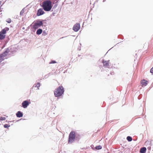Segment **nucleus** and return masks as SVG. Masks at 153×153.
<instances>
[{"instance_id":"2","label":"nucleus","mask_w":153,"mask_h":153,"mask_svg":"<svg viewBox=\"0 0 153 153\" xmlns=\"http://www.w3.org/2000/svg\"><path fill=\"white\" fill-rule=\"evenodd\" d=\"M64 92V88L62 86H60L56 89L54 91V94L56 97L61 96Z\"/></svg>"},{"instance_id":"6","label":"nucleus","mask_w":153,"mask_h":153,"mask_svg":"<svg viewBox=\"0 0 153 153\" xmlns=\"http://www.w3.org/2000/svg\"><path fill=\"white\" fill-rule=\"evenodd\" d=\"M80 28V24L79 23H76L74 25L73 29L75 31L77 32L79 30Z\"/></svg>"},{"instance_id":"21","label":"nucleus","mask_w":153,"mask_h":153,"mask_svg":"<svg viewBox=\"0 0 153 153\" xmlns=\"http://www.w3.org/2000/svg\"><path fill=\"white\" fill-rule=\"evenodd\" d=\"M150 72L153 74V67L151 69Z\"/></svg>"},{"instance_id":"18","label":"nucleus","mask_w":153,"mask_h":153,"mask_svg":"<svg viewBox=\"0 0 153 153\" xmlns=\"http://www.w3.org/2000/svg\"><path fill=\"white\" fill-rule=\"evenodd\" d=\"M10 125H9L7 124H5L4 125V127L5 128H8L9 127H10Z\"/></svg>"},{"instance_id":"23","label":"nucleus","mask_w":153,"mask_h":153,"mask_svg":"<svg viewBox=\"0 0 153 153\" xmlns=\"http://www.w3.org/2000/svg\"><path fill=\"white\" fill-rule=\"evenodd\" d=\"M0 40H1L0 39Z\"/></svg>"},{"instance_id":"19","label":"nucleus","mask_w":153,"mask_h":153,"mask_svg":"<svg viewBox=\"0 0 153 153\" xmlns=\"http://www.w3.org/2000/svg\"><path fill=\"white\" fill-rule=\"evenodd\" d=\"M40 86V83H39L38 82L37 83L35 87H36L37 88V89H39V87Z\"/></svg>"},{"instance_id":"9","label":"nucleus","mask_w":153,"mask_h":153,"mask_svg":"<svg viewBox=\"0 0 153 153\" xmlns=\"http://www.w3.org/2000/svg\"><path fill=\"white\" fill-rule=\"evenodd\" d=\"M29 103L28 101H24L22 103V106L24 108H26L29 105Z\"/></svg>"},{"instance_id":"11","label":"nucleus","mask_w":153,"mask_h":153,"mask_svg":"<svg viewBox=\"0 0 153 153\" xmlns=\"http://www.w3.org/2000/svg\"><path fill=\"white\" fill-rule=\"evenodd\" d=\"M16 115L17 117H21L23 116V114L20 111H18L16 113Z\"/></svg>"},{"instance_id":"3","label":"nucleus","mask_w":153,"mask_h":153,"mask_svg":"<svg viewBox=\"0 0 153 153\" xmlns=\"http://www.w3.org/2000/svg\"><path fill=\"white\" fill-rule=\"evenodd\" d=\"M9 28L6 27L2 29L0 31V39L2 40L4 39L5 37L6 33L7 31L9 30Z\"/></svg>"},{"instance_id":"7","label":"nucleus","mask_w":153,"mask_h":153,"mask_svg":"<svg viewBox=\"0 0 153 153\" xmlns=\"http://www.w3.org/2000/svg\"><path fill=\"white\" fill-rule=\"evenodd\" d=\"M102 63H103V66L105 68H109L110 66L109 65V60L108 61L103 60Z\"/></svg>"},{"instance_id":"14","label":"nucleus","mask_w":153,"mask_h":153,"mask_svg":"<svg viewBox=\"0 0 153 153\" xmlns=\"http://www.w3.org/2000/svg\"><path fill=\"white\" fill-rule=\"evenodd\" d=\"M95 148L96 150H100L102 149V147L100 145H99L98 146H96L95 147Z\"/></svg>"},{"instance_id":"16","label":"nucleus","mask_w":153,"mask_h":153,"mask_svg":"<svg viewBox=\"0 0 153 153\" xmlns=\"http://www.w3.org/2000/svg\"><path fill=\"white\" fill-rule=\"evenodd\" d=\"M6 120V118L4 117H1L0 118V120L1 121L5 120Z\"/></svg>"},{"instance_id":"13","label":"nucleus","mask_w":153,"mask_h":153,"mask_svg":"<svg viewBox=\"0 0 153 153\" xmlns=\"http://www.w3.org/2000/svg\"><path fill=\"white\" fill-rule=\"evenodd\" d=\"M42 29H39L37 30L36 33L38 35H40L42 33Z\"/></svg>"},{"instance_id":"10","label":"nucleus","mask_w":153,"mask_h":153,"mask_svg":"<svg viewBox=\"0 0 153 153\" xmlns=\"http://www.w3.org/2000/svg\"><path fill=\"white\" fill-rule=\"evenodd\" d=\"M44 13V12L43 10L41 8H40L38 10L37 15L38 16H39L43 15Z\"/></svg>"},{"instance_id":"17","label":"nucleus","mask_w":153,"mask_h":153,"mask_svg":"<svg viewBox=\"0 0 153 153\" xmlns=\"http://www.w3.org/2000/svg\"><path fill=\"white\" fill-rule=\"evenodd\" d=\"M6 22H8L9 23H10L11 22V20L9 18V19H7V20H6Z\"/></svg>"},{"instance_id":"8","label":"nucleus","mask_w":153,"mask_h":153,"mask_svg":"<svg viewBox=\"0 0 153 153\" xmlns=\"http://www.w3.org/2000/svg\"><path fill=\"white\" fill-rule=\"evenodd\" d=\"M140 83L142 87L146 86L148 84V81L145 79H143L141 81Z\"/></svg>"},{"instance_id":"20","label":"nucleus","mask_w":153,"mask_h":153,"mask_svg":"<svg viewBox=\"0 0 153 153\" xmlns=\"http://www.w3.org/2000/svg\"><path fill=\"white\" fill-rule=\"evenodd\" d=\"M56 63V61H51L50 62V64H53V63Z\"/></svg>"},{"instance_id":"4","label":"nucleus","mask_w":153,"mask_h":153,"mask_svg":"<svg viewBox=\"0 0 153 153\" xmlns=\"http://www.w3.org/2000/svg\"><path fill=\"white\" fill-rule=\"evenodd\" d=\"M75 136V133L74 132L71 131V132L69 135L68 143H72L74 141Z\"/></svg>"},{"instance_id":"1","label":"nucleus","mask_w":153,"mask_h":153,"mask_svg":"<svg viewBox=\"0 0 153 153\" xmlns=\"http://www.w3.org/2000/svg\"><path fill=\"white\" fill-rule=\"evenodd\" d=\"M42 7L44 10L49 11L52 7V2L50 0H46L42 3Z\"/></svg>"},{"instance_id":"15","label":"nucleus","mask_w":153,"mask_h":153,"mask_svg":"<svg viewBox=\"0 0 153 153\" xmlns=\"http://www.w3.org/2000/svg\"><path fill=\"white\" fill-rule=\"evenodd\" d=\"M127 140L129 141H131L132 140V138L130 136H128L127 137Z\"/></svg>"},{"instance_id":"22","label":"nucleus","mask_w":153,"mask_h":153,"mask_svg":"<svg viewBox=\"0 0 153 153\" xmlns=\"http://www.w3.org/2000/svg\"><path fill=\"white\" fill-rule=\"evenodd\" d=\"M2 3L1 1H0V7L1 6V3Z\"/></svg>"},{"instance_id":"5","label":"nucleus","mask_w":153,"mask_h":153,"mask_svg":"<svg viewBox=\"0 0 153 153\" xmlns=\"http://www.w3.org/2000/svg\"><path fill=\"white\" fill-rule=\"evenodd\" d=\"M42 25L43 23L42 21H37L33 24V28L34 29H36Z\"/></svg>"},{"instance_id":"12","label":"nucleus","mask_w":153,"mask_h":153,"mask_svg":"<svg viewBox=\"0 0 153 153\" xmlns=\"http://www.w3.org/2000/svg\"><path fill=\"white\" fill-rule=\"evenodd\" d=\"M146 148L145 147H143L140 149V152L141 153H145L146 152Z\"/></svg>"}]
</instances>
